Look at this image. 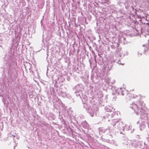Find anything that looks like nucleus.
<instances>
[{"instance_id": "obj_1", "label": "nucleus", "mask_w": 149, "mask_h": 149, "mask_svg": "<svg viewBox=\"0 0 149 149\" xmlns=\"http://www.w3.org/2000/svg\"><path fill=\"white\" fill-rule=\"evenodd\" d=\"M145 54L146 55H149V47H146L144 49Z\"/></svg>"}, {"instance_id": "obj_2", "label": "nucleus", "mask_w": 149, "mask_h": 149, "mask_svg": "<svg viewBox=\"0 0 149 149\" xmlns=\"http://www.w3.org/2000/svg\"><path fill=\"white\" fill-rule=\"evenodd\" d=\"M12 136H13V137L15 138V136L14 135H12Z\"/></svg>"}]
</instances>
